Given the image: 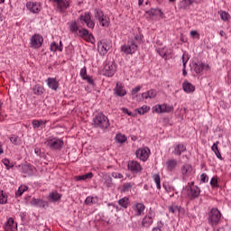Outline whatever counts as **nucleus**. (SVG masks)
I'll use <instances>...</instances> for the list:
<instances>
[{
    "label": "nucleus",
    "mask_w": 231,
    "mask_h": 231,
    "mask_svg": "<svg viewBox=\"0 0 231 231\" xmlns=\"http://www.w3.org/2000/svg\"><path fill=\"white\" fill-rule=\"evenodd\" d=\"M32 205H33V207H38L40 208H46V207H48V202L42 199H33L32 201Z\"/></svg>",
    "instance_id": "bb28decb"
},
{
    "label": "nucleus",
    "mask_w": 231,
    "mask_h": 231,
    "mask_svg": "<svg viewBox=\"0 0 231 231\" xmlns=\"http://www.w3.org/2000/svg\"><path fill=\"white\" fill-rule=\"evenodd\" d=\"M142 42V38L139 35H135L134 38L129 40L126 44L121 47V51L125 55H133L138 51V44Z\"/></svg>",
    "instance_id": "f257e3e1"
},
{
    "label": "nucleus",
    "mask_w": 231,
    "mask_h": 231,
    "mask_svg": "<svg viewBox=\"0 0 231 231\" xmlns=\"http://www.w3.org/2000/svg\"><path fill=\"white\" fill-rule=\"evenodd\" d=\"M158 92L155 89H150L147 92H144L141 95L142 98L147 100V98H156Z\"/></svg>",
    "instance_id": "cd10ccee"
},
{
    "label": "nucleus",
    "mask_w": 231,
    "mask_h": 231,
    "mask_svg": "<svg viewBox=\"0 0 231 231\" xmlns=\"http://www.w3.org/2000/svg\"><path fill=\"white\" fill-rule=\"evenodd\" d=\"M8 201V198L5 195L3 190H0V205H5Z\"/></svg>",
    "instance_id": "09e8293b"
},
{
    "label": "nucleus",
    "mask_w": 231,
    "mask_h": 231,
    "mask_svg": "<svg viewBox=\"0 0 231 231\" xmlns=\"http://www.w3.org/2000/svg\"><path fill=\"white\" fill-rule=\"evenodd\" d=\"M149 111H151V107L145 105L137 109L139 115H145V113H149Z\"/></svg>",
    "instance_id": "a19ab883"
},
{
    "label": "nucleus",
    "mask_w": 231,
    "mask_h": 231,
    "mask_svg": "<svg viewBox=\"0 0 231 231\" xmlns=\"http://www.w3.org/2000/svg\"><path fill=\"white\" fill-rule=\"evenodd\" d=\"M134 186V183L126 182L123 185L122 190L123 192H129V190H131V189H133Z\"/></svg>",
    "instance_id": "79ce46f5"
},
{
    "label": "nucleus",
    "mask_w": 231,
    "mask_h": 231,
    "mask_svg": "<svg viewBox=\"0 0 231 231\" xmlns=\"http://www.w3.org/2000/svg\"><path fill=\"white\" fill-rule=\"evenodd\" d=\"M190 35H191V37H196V35H198V32H196V31H191V32H190Z\"/></svg>",
    "instance_id": "338daca9"
},
{
    "label": "nucleus",
    "mask_w": 231,
    "mask_h": 231,
    "mask_svg": "<svg viewBox=\"0 0 231 231\" xmlns=\"http://www.w3.org/2000/svg\"><path fill=\"white\" fill-rule=\"evenodd\" d=\"M63 48H62V42H60V45L59 43L53 42L51 44V51H62Z\"/></svg>",
    "instance_id": "72a5a7b5"
},
{
    "label": "nucleus",
    "mask_w": 231,
    "mask_h": 231,
    "mask_svg": "<svg viewBox=\"0 0 231 231\" xmlns=\"http://www.w3.org/2000/svg\"><path fill=\"white\" fill-rule=\"evenodd\" d=\"M34 152L37 154V156H40V158H42L44 155L39 147L34 148Z\"/></svg>",
    "instance_id": "052dcab7"
},
{
    "label": "nucleus",
    "mask_w": 231,
    "mask_h": 231,
    "mask_svg": "<svg viewBox=\"0 0 231 231\" xmlns=\"http://www.w3.org/2000/svg\"><path fill=\"white\" fill-rule=\"evenodd\" d=\"M152 110L153 113H157L158 115L163 113H172V111H174V106L167 104L155 105L152 106Z\"/></svg>",
    "instance_id": "0eeeda50"
},
{
    "label": "nucleus",
    "mask_w": 231,
    "mask_h": 231,
    "mask_svg": "<svg viewBox=\"0 0 231 231\" xmlns=\"http://www.w3.org/2000/svg\"><path fill=\"white\" fill-rule=\"evenodd\" d=\"M199 194H201V189L198 186H193L189 188L188 197L189 199H196V198H199Z\"/></svg>",
    "instance_id": "aec40b11"
},
{
    "label": "nucleus",
    "mask_w": 231,
    "mask_h": 231,
    "mask_svg": "<svg viewBox=\"0 0 231 231\" xmlns=\"http://www.w3.org/2000/svg\"><path fill=\"white\" fill-rule=\"evenodd\" d=\"M50 199H51V201H59V199H60L61 196L60 194H59V192H51L49 195Z\"/></svg>",
    "instance_id": "37998d69"
},
{
    "label": "nucleus",
    "mask_w": 231,
    "mask_h": 231,
    "mask_svg": "<svg viewBox=\"0 0 231 231\" xmlns=\"http://www.w3.org/2000/svg\"><path fill=\"white\" fill-rule=\"evenodd\" d=\"M140 89H142V87L137 86L134 88L132 89V95H136V93H139Z\"/></svg>",
    "instance_id": "e2e57ef3"
},
{
    "label": "nucleus",
    "mask_w": 231,
    "mask_h": 231,
    "mask_svg": "<svg viewBox=\"0 0 231 231\" xmlns=\"http://www.w3.org/2000/svg\"><path fill=\"white\" fill-rule=\"evenodd\" d=\"M105 185H106L107 187H113V179H111V177H108L105 181Z\"/></svg>",
    "instance_id": "bf43d9fd"
},
{
    "label": "nucleus",
    "mask_w": 231,
    "mask_h": 231,
    "mask_svg": "<svg viewBox=\"0 0 231 231\" xmlns=\"http://www.w3.org/2000/svg\"><path fill=\"white\" fill-rule=\"evenodd\" d=\"M165 48H160L158 49V53L161 57H162L163 59H165Z\"/></svg>",
    "instance_id": "680f3d73"
},
{
    "label": "nucleus",
    "mask_w": 231,
    "mask_h": 231,
    "mask_svg": "<svg viewBox=\"0 0 231 231\" xmlns=\"http://www.w3.org/2000/svg\"><path fill=\"white\" fill-rule=\"evenodd\" d=\"M218 14H220L222 21H229L230 20V14L228 13L220 11V12H218Z\"/></svg>",
    "instance_id": "49530a36"
},
{
    "label": "nucleus",
    "mask_w": 231,
    "mask_h": 231,
    "mask_svg": "<svg viewBox=\"0 0 231 231\" xmlns=\"http://www.w3.org/2000/svg\"><path fill=\"white\" fill-rule=\"evenodd\" d=\"M217 145H219V141H217L213 143V145L211 146V150L213 151V152H215L218 160H223V156H221V152H219V148L217 147Z\"/></svg>",
    "instance_id": "c756f323"
},
{
    "label": "nucleus",
    "mask_w": 231,
    "mask_h": 231,
    "mask_svg": "<svg viewBox=\"0 0 231 231\" xmlns=\"http://www.w3.org/2000/svg\"><path fill=\"white\" fill-rule=\"evenodd\" d=\"M33 95L41 96L42 93H44V88L41 85H35L32 88Z\"/></svg>",
    "instance_id": "f704fd0d"
},
{
    "label": "nucleus",
    "mask_w": 231,
    "mask_h": 231,
    "mask_svg": "<svg viewBox=\"0 0 231 231\" xmlns=\"http://www.w3.org/2000/svg\"><path fill=\"white\" fill-rule=\"evenodd\" d=\"M147 15H149L150 19H152V17H157L158 19H163L164 14L163 12H162V9L158 8H152L148 11H146Z\"/></svg>",
    "instance_id": "f3484780"
},
{
    "label": "nucleus",
    "mask_w": 231,
    "mask_h": 231,
    "mask_svg": "<svg viewBox=\"0 0 231 231\" xmlns=\"http://www.w3.org/2000/svg\"><path fill=\"white\" fill-rule=\"evenodd\" d=\"M78 35L87 42H91V44L95 42V36H93L92 33H89V31L87 29H79Z\"/></svg>",
    "instance_id": "9b49d317"
},
{
    "label": "nucleus",
    "mask_w": 231,
    "mask_h": 231,
    "mask_svg": "<svg viewBox=\"0 0 231 231\" xmlns=\"http://www.w3.org/2000/svg\"><path fill=\"white\" fill-rule=\"evenodd\" d=\"M164 54H165L164 59H171V57H172V50L166 49Z\"/></svg>",
    "instance_id": "4d7b16f0"
},
{
    "label": "nucleus",
    "mask_w": 231,
    "mask_h": 231,
    "mask_svg": "<svg viewBox=\"0 0 231 231\" xmlns=\"http://www.w3.org/2000/svg\"><path fill=\"white\" fill-rule=\"evenodd\" d=\"M123 113H125V115H128V116H133V113L127 108H123Z\"/></svg>",
    "instance_id": "0e129e2a"
},
{
    "label": "nucleus",
    "mask_w": 231,
    "mask_h": 231,
    "mask_svg": "<svg viewBox=\"0 0 231 231\" xmlns=\"http://www.w3.org/2000/svg\"><path fill=\"white\" fill-rule=\"evenodd\" d=\"M219 35H220V37H225V35H226L225 31H220Z\"/></svg>",
    "instance_id": "774afa93"
},
{
    "label": "nucleus",
    "mask_w": 231,
    "mask_h": 231,
    "mask_svg": "<svg viewBox=\"0 0 231 231\" xmlns=\"http://www.w3.org/2000/svg\"><path fill=\"white\" fill-rule=\"evenodd\" d=\"M19 167H21V172L23 173L24 178H26V176H32L33 175V170L35 168L32 165L22 164Z\"/></svg>",
    "instance_id": "6ab92c4d"
},
{
    "label": "nucleus",
    "mask_w": 231,
    "mask_h": 231,
    "mask_svg": "<svg viewBox=\"0 0 231 231\" xmlns=\"http://www.w3.org/2000/svg\"><path fill=\"white\" fill-rule=\"evenodd\" d=\"M9 140L14 145H19V137L17 135H11Z\"/></svg>",
    "instance_id": "8fccbe9b"
},
{
    "label": "nucleus",
    "mask_w": 231,
    "mask_h": 231,
    "mask_svg": "<svg viewBox=\"0 0 231 231\" xmlns=\"http://www.w3.org/2000/svg\"><path fill=\"white\" fill-rule=\"evenodd\" d=\"M69 30L71 32V33H77L79 32V24L77 23V22H71L70 25H69Z\"/></svg>",
    "instance_id": "ea45409f"
},
{
    "label": "nucleus",
    "mask_w": 231,
    "mask_h": 231,
    "mask_svg": "<svg viewBox=\"0 0 231 231\" xmlns=\"http://www.w3.org/2000/svg\"><path fill=\"white\" fill-rule=\"evenodd\" d=\"M153 181L155 182L157 189L160 190V189H162V184L160 183V175H153Z\"/></svg>",
    "instance_id": "3c124183"
},
{
    "label": "nucleus",
    "mask_w": 231,
    "mask_h": 231,
    "mask_svg": "<svg viewBox=\"0 0 231 231\" xmlns=\"http://www.w3.org/2000/svg\"><path fill=\"white\" fill-rule=\"evenodd\" d=\"M226 80L228 84H231V70L227 73V77Z\"/></svg>",
    "instance_id": "69168bd1"
},
{
    "label": "nucleus",
    "mask_w": 231,
    "mask_h": 231,
    "mask_svg": "<svg viewBox=\"0 0 231 231\" xmlns=\"http://www.w3.org/2000/svg\"><path fill=\"white\" fill-rule=\"evenodd\" d=\"M94 127H97L99 129H107L111 125L109 123V118L106 116V115L102 113L97 114L93 118Z\"/></svg>",
    "instance_id": "f03ea898"
},
{
    "label": "nucleus",
    "mask_w": 231,
    "mask_h": 231,
    "mask_svg": "<svg viewBox=\"0 0 231 231\" xmlns=\"http://www.w3.org/2000/svg\"><path fill=\"white\" fill-rule=\"evenodd\" d=\"M127 169L131 174H138L139 172H142V164L136 161H129Z\"/></svg>",
    "instance_id": "9d476101"
},
{
    "label": "nucleus",
    "mask_w": 231,
    "mask_h": 231,
    "mask_svg": "<svg viewBox=\"0 0 231 231\" xmlns=\"http://www.w3.org/2000/svg\"><path fill=\"white\" fill-rule=\"evenodd\" d=\"M210 185L213 189H218L219 185L217 184V177H213L210 180Z\"/></svg>",
    "instance_id": "603ef678"
},
{
    "label": "nucleus",
    "mask_w": 231,
    "mask_h": 231,
    "mask_svg": "<svg viewBox=\"0 0 231 231\" xmlns=\"http://www.w3.org/2000/svg\"><path fill=\"white\" fill-rule=\"evenodd\" d=\"M180 210V208L176 205H172L169 208V212H171V214H176V212H178Z\"/></svg>",
    "instance_id": "5fc2aeb1"
},
{
    "label": "nucleus",
    "mask_w": 231,
    "mask_h": 231,
    "mask_svg": "<svg viewBox=\"0 0 231 231\" xmlns=\"http://www.w3.org/2000/svg\"><path fill=\"white\" fill-rule=\"evenodd\" d=\"M221 220V212L217 208H213L208 213V221L210 225H217Z\"/></svg>",
    "instance_id": "423d86ee"
},
{
    "label": "nucleus",
    "mask_w": 231,
    "mask_h": 231,
    "mask_svg": "<svg viewBox=\"0 0 231 231\" xmlns=\"http://www.w3.org/2000/svg\"><path fill=\"white\" fill-rule=\"evenodd\" d=\"M95 17L99 22V24L105 28L109 26V18L107 15L104 14V12L100 9H95Z\"/></svg>",
    "instance_id": "39448f33"
},
{
    "label": "nucleus",
    "mask_w": 231,
    "mask_h": 231,
    "mask_svg": "<svg viewBox=\"0 0 231 231\" xmlns=\"http://www.w3.org/2000/svg\"><path fill=\"white\" fill-rule=\"evenodd\" d=\"M79 21L85 23L88 28H95V22L91 20V13H85L84 14H81L79 18Z\"/></svg>",
    "instance_id": "f8f14e48"
},
{
    "label": "nucleus",
    "mask_w": 231,
    "mask_h": 231,
    "mask_svg": "<svg viewBox=\"0 0 231 231\" xmlns=\"http://www.w3.org/2000/svg\"><path fill=\"white\" fill-rule=\"evenodd\" d=\"M177 165H178V161H176L174 159H171L166 162L167 171H174V169H176Z\"/></svg>",
    "instance_id": "c85d7f7f"
},
{
    "label": "nucleus",
    "mask_w": 231,
    "mask_h": 231,
    "mask_svg": "<svg viewBox=\"0 0 231 231\" xmlns=\"http://www.w3.org/2000/svg\"><path fill=\"white\" fill-rule=\"evenodd\" d=\"M116 142H117L118 143H125V142H127V136L123 134H117L116 135Z\"/></svg>",
    "instance_id": "e433bc0d"
},
{
    "label": "nucleus",
    "mask_w": 231,
    "mask_h": 231,
    "mask_svg": "<svg viewBox=\"0 0 231 231\" xmlns=\"http://www.w3.org/2000/svg\"><path fill=\"white\" fill-rule=\"evenodd\" d=\"M105 77H113L116 73V64L115 62L106 63L102 70Z\"/></svg>",
    "instance_id": "6e6552de"
},
{
    "label": "nucleus",
    "mask_w": 231,
    "mask_h": 231,
    "mask_svg": "<svg viewBox=\"0 0 231 231\" xmlns=\"http://www.w3.org/2000/svg\"><path fill=\"white\" fill-rule=\"evenodd\" d=\"M182 89L185 93H194V91H196V87L186 80L182 83Z\"/></svg>",
    "instance_id": "393cba45"
},
{
    "label": "nucleus",
    "mask_w": 231,
    "mask_h": 231,
    "mask_svg": "<svg viewBox=\"0 0 231 231\" xmlns=\"http://www.w3.org/2000/svg\"><path fill=\"white\" fill-rule=\"evenodd\" d=\"M79 76L81 77V79L83 80H87V82L88 84H90L91 86H93V84H95V82L93 81V79L91 77L88 76V69L86 67H83L80 69Z\"/></svg>",
    "instance_id": "4be33fe9"
},
{
    "label": "nucleus",
    "mask_w": 231,
    "mask_h": 231,
    "mask_svg": "<svg viewBox=\"0 0 231 231\" xmlns=\"http://www.w3.org/2000/svg\"><path fill=\"white\" fill-rule=\"evenodd\" d=\"M26 8L32 14H39V12L42 10V5H41V3L39 2H27Z\"/></svg>",
    "instance_id": "ddd939ff"
},
{
    "label": "nucleus",
    "mask_w": 231,
    "mask_h": 231,
    "mask_svg": "<svg viewBox=\"0 0 231 231\" xmlns=\"http://www.w3.org/2000/svg\"><path fill=\"white\" fill-rule=\"evenodd\" d=\"M152 223H154L152 213H148L142 220V226L143 228H151Z\"/></svg>",
    "instance_id": "a211bd4d"
},
{
    "label": "nucleus",
    "mask_w": 231,
    "mask_h": 231,
    "mask_svg": "<svg viewBox=\"0 0 231 231\" xmlns=\"http://www.w3.org/2000/svg\"><path fill=\"white\" fill-rule=\"evenodd\" d=\"M203 69H205V63L198 62L194 65V71H196L198 74L201 73Z\"/></svg>",
    "instance_id": "4c0bfd02"
},
{
    "label": "nucleus",
    "mask_w": 231,
    "mask_h": 231,
    "mask_svg": "<svg viewBox=\"0 0 231 231\" xmlns=\"http://www.w3.org/2000/svg\"><path fill=\"white\" fill-rule=\"evenodd\" d=\"M2 163L6 167L7 171H10L14 167V163L10 162L8 159H3Z\"/></svg>",
    "instance_id": "a18cd8bd"
},
{
    "label": "nucleus",
    "mask_w": 231,
    "mask_h": 231,
    "mask_svg": "<svg viewBox=\"0 0 231 231\" xmlns=\"http://www.w3.org/2000/svg\"><path fill=\"white\" fill-rule=\"evenodd\" d=\"M97 50L101 55H106V53H107L108 50H111V44H109V42H107L104 40L100 41L97 43Z\"/></svg>",
    "instance_id": "dca6fc26"
},
{
    "label": "nucleus",
    "mask_w": 231,
    "mask_h": 231,
    "mask_svg": "<svg viewBox=\"0 0 231 231\" xmlns=\"http://www.w3.org/2000/svg\"><path fill=\"white\" fill-rule=\"evenodd\" d=\"M114 91L117 97H125V95H127V90L124 88V85L122 83H116Z\"/></svg>",
    "instance_id": "5701e85b"
},
{
    "label": "nucleus",
    "mask_w": 231,
    "mask_h": 231,
    "mask_svg": "<svg viewBox=\"0 0 231 231\" xmlns=\"http://www.w3.org/2000/svg\"><path fill=\"white\" fill-rule=\"evenodd\" d=\"M14 228H17V224L12 217H9L5 223V230L12 231Z\"/></svg>",
    "instance_id": "7c9ffc66"
},
{
    "label": "nucleus",
    "mask_w": 231,
    "mask_h": 231,
    "mask_svg": "<svg viewBox=\"0 0 231 231\" xmlns=\"http://www.w3.org/2000/svg\"><path fill=\"white\" fill-rule=\"evenodd\" d=\"M118 205H120V207H122L123 208H127V207H129V197L120 199L118 200Z\"/></svg>",
    "instance_id": "c9c22d12"
},
{
    "label": "nucleus",
    "mask_w": 231,
    "mask_h": 231,
    "mask_svg": "<svg viewBox=\"0 0 231 231\" xmlns=\"http://www.w3.org/2000/svg\"><path fill=\"white\" fill-rule=\"evenodd\" d=\"M112 178H115L116 180H122V178H124V175L118 172H112Z\"/></svg>",
    "instance_id": "13d9d810"
},
{
    "label": "nucleus",
    "mask_w": 231,
    "mask_h": 231,
    "mask_svg": "<svg viewBox=\"0 0 231 231\" xmlns=\"http://www.w3.org/2000/svg\"><path fill=\"white\" fill-rule=\"evenodd\" d=\"M97 203V198L94 197H87L85 200L86 205H95Z\"/></svg>",
    "instance_id": "de8ad7c7"
},
{
    "label": "nucleus",
    "mask_w": 231,
    "mask_h": 231,
    "mask_svg": "<svg viewBox=\"0 0 231 231\" xmlns=\"http://www.w3.org/2000/svg\"><path fill=\"white\" fill-rule=\"evenodd\" d=\"M189 6H190V0H182L179 5V7L181 8V10H186Z\"/></svg>",
    "instance_id": "c03bdc74"
},
{
    "label": "nucleus",
    "mask_w": 231,
    "mask_h": 231,
    "mask_svg": "<svg viewBox=\"0 0 231 231\" xmlns=\"http://www.w3.org/2000/svg\"><path fill=\"white\" fill-rule=\"evenodd\" d=\"M133 210H134L135 216H142L145 212V205L143 203H137L133 206Z\"/></svg>",
    "instance_id": "b1692460"
},
{
    "label": "nucleus",
    "mask_w": 231,
    "mask_h": 231,
    "mask_svg": "<svg viewBox=\"0 0 231 231\" xmlns=\"http://www.w3.org/2000/svg\"><path fill=\"white\" fill-rule=\"evenodd\" d=\"M47 122L48 121L33 119L32 121V125L33 129H39V127H41L42 125H46Z\"/></svg>",
    "instance_id": "473e14b6"
},
{
    "label": "nucleus",
    "mask_w": 231,
    "mask_h": 231,
    "mask_svg": "<svg viewBox=\"0 0 231 231\" xmlns=\"http://www.w3.org/2000/svg\"><path fill=\"white\" fill-rule=\"evenodd\" d=\"M93 178V172H88L84 175H79L75 177L76 181H86V180H91Z\"/></svg>",
    "instance_id": "2f4dec72"
},
{
    "label": "nucleus",
    "mask_w": 231,
    "mask_h": 231,
    "mask_svg": "<svg viewBox=\"0 0 231 231\" xmlns=\"http://www.w3.org/2000/svg\"><path fill=\"white\" fill-rule=\"evenodd\" d=\"M50 3L54 5L56 11L59 14H64L68 8L71 5L70 0H49Z\"/></svg>",
    "instance_id": "20e7f679"
},
{
    "label": "nucleus",
    "mask_w": 231,
    "mask_h": 231,
    "mask_svg": "<svg viewBox=\"0 0 231 231\" xmlns=\"http://www.w3.org/2000/svg\"><path fill=\"white\" fill-rule=\"evenodd\" d=\"M46 83H47L48 88H50V89H52L53 91H57V89H59L60 83L57 80V79L48 78L46 79Z\"/></svg>",
    "instance_id": "412c9836"
},
{
    "label": "nucleus",
    "mask_w": 231,
    "mask_h": 231,
    "mask_svg": "<svg viewBox=\"0 0 231 231\" xmlns=\"http://www.w3.org/2000/svg\"><path fill=\"white\" fill-rule=\"evenodd\" d=\"M26 190H28V186H20L18 190L15 192V196L21 198V196H23Z\"/></svg>",
    "instance_id": "58836bf2"
},
{
    "label": "nucleus",
    "mask_w": 231,
    "mask_h": 231,
    "mask_svg": "<svg viewBox=\"0 0 231 231\" xmlns=\"http://www.w3.org/2000/svg\"><path fill=\"white\" fill-rule=\"evenodd\" d=\"M136 157L139 158L142 162H147L149 160V156L151 154V150L147 147L139 148L135 152Z\"/></svg>",
    "instance_id": "1a4fd4ad"
},
{
    "label": "nucleus",
    "mask_w": 231,
    "mask_h": 231,
    "mask_svg": "<svg viewBox=\"0 0 231 231\" xmlns=\"http://www.w3.org/2000/svg\"><path fill=\"white\" fill-rule=\"evenodd\" d=\"M189 55L184 52L182 55V64H183V68H187V62H189Z\"/></svg>",
    "instance_id": "864d4df0"
},
{
    "label": "nucleus",
    "mask_w": 231,
    "mask_h": 231,
    "mask_svg": "<svg viewBox=\"0 0 231 231\" xmlns=\"http://www.w3.org/2000/svg\"><path fill=\"white\" fill-rule=\"evenodd\" d=\"M45 145L50 147L52 151H60L64 145V141L57 137H49L45 141Z\"/></svg>",
    "instance_id": "7ed1b4c3"
},
{
    "label": "nucleus",
    "mask_w": 231,
    "mask_h": 231,
    "mask_svg": "<svg viewBox=\"0 0 231 231\" xmlns=\"http://www.w3.org/2000/svg\"><path fill=\"white\" fill-rule=\"evenodd\" d=\"M200 180H201L202 183H208V175H207V173H202L200 175Z\"/></svg>",
    "instance_id": "6e6d98bb"
},
{
    "label": "nucleus",
    "mask_w": 231,
    "mask_h": 231,
    "mask_svg": "<svg viewBox=\"0 0 231 231\" xmlns=\"http://www.w3.org/2000/svg\"><path fill=\"white\" fill-rule=\"evenodd\" d=\"M187 151V146L183 143H179L174 147L173 154L175 156H181L182 152H185Z\"/></svg>",
    "instance_id": "a878e982"
},
{
    "label": "nucleus",
    "mask_w": 231,
    "mask_h": 231,
    "mask_svg": "<svg viewBox=\"0 0 231 231\" xmlns=\"http://www.w3.org/2000/svg\"><path fill=\"white\" fill-rule=\"evenodd\" d=\"M192 171H193L192 165L184 164L180 169V172L183 180H189V178L192 176Z\"/></svg>",
    "instance_id": "2eb2a0df"
},
{
    "label": "nucleus",
    "mask_w": 231,
    "mask_h": 231,
    "mask_svg": "<svg viewBox=\"0 0 231 231\" xmlns=\"http://www.w3.org/2000/svg\"><path fill=\"white\" fill-rule=\"evenodd\" d=\"M42 36H41L40 34H34L32 36L31 38V48H34L35 50H37V48H41V46H42Z\"/></svg>",
    "instance_id": "4468645a"
}]
</instances>
